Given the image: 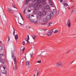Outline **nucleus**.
Listing matches in <instances>:
<instances>
[{"instance_id": "f257e3e1", "label": "nucleus", "mask_w": 76, "mask_h": 76, "mask_svg": "<svg viewBox=\"0 0 76 76\" xmlns=\"http://www.w3.org/2000/svg\"><path fill=\"white\" fill-rule=\"evenodd\" d=\"M13 60L14 62V65H13L14 69V70H16V69H18V67H17V63H16L17 62L16 61V58L14 57V58L13 59Z\"/></svg>"}, {"instance_id": "f03ea898", "label": "nucleus", "mask_w": 76, "mask_h": 76, "mask_svg": "<svg viewBox=\"0 0 76 76\" xmlns=\"http://www.w3.org/2000/svg\"><path fill=\"white\" fill-rule=\"evenodd\" d=\"M33 7L34 10H38L39 9V5L37 4H35L33 5Z\"/></svg>"}, {"instance_id": "7ed1b4c3", "label": "nucleus", "mask_w": 76, "mask_h": 76, "mask_svg": "<svg viewBox=\"0 0 76 76\" xmlns=\"http://www.w3.org/2000/svg\"><path fill=\"white\" fill-rule=\"evenodd\" d=\"M56 66L57 67H61V66H63V64L61 62H58L56 64Z\"/></svg>"}, {"instance_id": "20e7f679", "label": "nucleus", "mask_w": 76, "mask_h": 76, "mask_svg": "<svg viewBox=\"0 0 76 76\" xmlns=\"http://www.w3.org/2000/svg\"><path fill=\"white\" fill-rule=\"evenodd\" d=\"M66 24L69 28H70V27L71 26V21L70 19H68L67 20L66 22Z\"/></svg>"}, {"instance_id": "39448f33", "label": "nucleus", "mask_w": 76, "mask_h": 76, "mask_svg": "<svg viewBox=\"0 0 76 76\" xmlns=\"http://www.w3.org/2000/svg\"><path fill=\"white\" fill-rule=\"evenodd\" d=\"M50 8V6L48 5H46L45 6V8H44L42 9V10H45V9H47L48 10H49Z\"/></svg>"}, {"instance_id": "423d86ee", "label": "nucleus", "mask_w": 76, "mask_h": 76, "mask_svg": "<svg viewBox=\"0 0 76 76\" xmlns=\"http://www.w3.org/2000/svg\"><path fill=\"white\" fill-rule=\"evenodd\" d=\"M51 19V17L50 15H48L46 17V19L47 20H49Z\"/></svg>"}, {"instance_id": "0eeeda50", "label": "nucleus", "mask_w": 76, "mask_h": 76, "mask_svg": "<svg viewBox=\"0 0 76 76\" xmlns=\"http://www.w3.org/2000/svg\"><path fill=\"white\" fill-rule=\"evenodd\" d=\"M31 37L33 38V39L34 40H35V39L37 38V36L35 35H33L31 36Z\"/></svg>"}, {"instance_id": "6e6552de", "label": "nucleus", "mask_w": 76, "mask_h": 76, "mask_svg": "<svg viewBox=\"0 0 76 76\" xmlns=\"http://www.w3.org/2000/svg\"><path fill=\"white\" fill-rule=\"evenodd\" d=\"M38 15L40 16H42V12L41 11H38L37 12Z\"/></svg>"}, {"instance_id": "1a4fd4ad", "label": "nucleus", "mask_w": 76, "mask_h": 76, "mask_svg": "<svg viewBox=\"0 0 76 76\" xmlns=\"http://www.w3.org/2000/svg\"><path fill=\"white\" fill-rule=\"evenodd\" d=\"M24 50H25V47L23 46H22L21 48L20 51H21V52H23Z\"/></svg>"}, {"instance_id": "9d476101", "label": "nucleus", "mask_w": 76, "mask_h": 76, "mask_svg": "<svg viewBox=\"0 0 76 76\" xmlns=\"http://www.w3.org/2000/svg\"><path fill=\"white\" fill-rule=\"evenodd\" d=\"M49 15L50 16H51V17H53V16H54V13H53V12H50Z\"/></svg>"}, {"instance_id": "9b49d317", "label": "nucleus", "mask_w": 76, "mask_h": 76, "mask_svg": "<svg viewBox=\"0 0 76 76\" xmlns=\"http://www.w3.org/2000/svg\"><path fill=\"white\" fill-rule=\"evenodd\" d=\"M1 72L2 73L4 74H7V71H6V70H3L1 71Z\"/></svg>"}, {"instance_id": "f8f14e48", "label": "nucleus", "mask_w": 76, "mask_h": 76, "mask_svg": "<svg viewBox=\"0 0 76 76\" xmlns=\"http://www.w3.org/2000/svg\"><path fill=\"white\" fill-rule=\"evenodd\" d=\"M53 33H57V32H58V31L56 30L55 29H53Z\"/></svg>"}, {"instance_id": "ddd939ff", "label": "nucleus", "mask_w": 76, "mask_h": 76, "mask_svg": "<svg viewBox=\"0 0 76 76\" xmlns=\"http://www.w3.org/2000/svg\"><path fill=\"white\" fill-rule=\"evenodd\" d=\"M49 2L50 3V5L52 7H53L52 6L53 5V4L52 2V1L50 0H49Z\"/></svg>"}, {"instance_id": "4468645a", "label": "nucleus", "mask_w": 76, "mask_h": 76, "mask_svg": "<svg viewBox=\"0 0 76 76\" xmlns=\"http://www.w3.org/2000/svg\"><path fill=\"white\" fill-rule=\"evenodd\" d=\"M30 63V62L29 61H26V65H27V66H29V65Z\"/></svg>"}, {"instance_id": "2eb2a0df", "label": "nucleus", "mask_w": 76, "mask_h": 76, "mask_svg": "<svg viewBox=\"0 0 76 76\" xmlns=\"http://www.w3.org/2000/svg\"><path fill=\"white\" fill-rule=\"evenodd\" d=\"M76 11V8H75L74 9V10H72V12H71V14H72V13H73L74 12H75Z\"/></svg>"}, {"instance_id": "dca6fc26", "label": "nucleus", "mask_w": 76, "mask_h": 76, "mask_svg": "<svg viewBox=\"0 0 76 76\" xmlns=\"http://www.w3.org/2000/svg\"><path fill=\"white\" fill-rule=\"evenodd\" d=\"M15 38L16 40L17 39H18V34H17L16 35H15Z\"/></svg>"}, {"instance_id": "f3484780", "label": "nucleus", "mask_w": 76, "mask_h": 76, "mask_svg": "<svg viewBox=\"0 0 76 76\" xmlns=\"http://www.w3.org/2000/svg\"><path fill=\"white\" fill-rule=\"evenodd\" d=\"M29 20L31 21V22H34V20L32 19L31 18H29Z\"/></svg>"}, {"instance_id": "a211bd4d", "label": "nucleus", "mask_w": 76, "mask_h": 76, "mask_svg": "<svg viewBox=\"0 0 76 76\" xmlns=\"http://www.w3.org/2000/svg\"><path fill=\"white\" fill-rule=\"evenodd\" d=\"M37 11L36 10L33 11V13L34 15H35L37 14Z\"/></svg>"}, {"instance_id": "6ab92c4d", "label": "nucleus", "mask_w": 76, "mask_h": 76, "mask_svg": "<svg viewBox=\"0 0 76 76\" xmlns=\"http://www.w3.org/2000/svg\"><path fill=\"white\" fill-rule=\"evenodd\" d=\"M46 13L47 12L45 11H44L43 12V15H44V16H45V15H46Z\"/></svg>"}, {"instance_id": "aec40b11", "label": "nucleus", "mask_w": 76, "mask_h": 76, "mask_svg": "<svg viewBox=\"0 0 76 76\" xmlns=\"http://www.w3.org/2000/svg\"><path fill=\"white\" fill-rule=\"evenodd\" d=\"M52 23H48V27H49V26H51V25H52Z\"/></svg>"}, {"instance_id": "412c9836", "label": "nucleus", "mask_w": 76, "mask_h": 76, "mask_svg": "<svg viewBox=\"0 0 76 76\" xmlns=\"http://www.w3.org/2000/svg\"><path fill=\"white\" fill-rule=\"evenodd\" d=\"M53 32V29H52L51 30H49V32L50 34H52V33Z\"/></svg>"}, {"instance_id": "4be33fe9", "label": "nucleus", "mask_w": 76, "mask_h": 76, "mask_svg": "<svg viewBox=\"0 0 76 76\" xmlns=\"http://www.w3.org/2000/svg\"><path fill=\"white\" fill-rule=\"evenodd\" d=\"M3 48V47L1 45H0V51H1Z\"/></svg>"}, {"instance_id": "5701e85b", "label": "nucleus", "mask_w": 76, "mask_h": 76, "mask_svg": "<svg viewBox=\"0 0 76 76\" xmlns=\"http://www.w3.org/2000/svg\"><path fill=\"white\" fill-rule=\"evenodd\" d=\"M11 10H11V9H10L9 8H7V10L8 12H9L10 13L11 12Z\"/></svg>"}, {"instance_id": "b1692460", "label": "nucleus", "mask_w": 76, "mask_h": 76, "mask_svg": "<svg viewBox=\"0 0 76 76\" xmlns=\"http://www.w3.org/2000/svg\"><path fill=\"white\" fill-rule=\"evenodd\" d=\"M14 31L13 33V35L14 36H15V30L13 28Z\"/></svg>"}, {"instance_id": "393cba45", "label": "nucleus", "mask_w": 76, "mask_h": 76, "mask_svg": "<svg viewBox=\"0 0 76 76\" xmlns=\"http://www.w3.org/2000/svg\"><path fill=\"white\" fill-rule=\"evenodd\" d=\"M63 4L64 6H68V4L66 3H63Z\"/></svg>"}, {"instance_id": "a878e982", "label": "nucleus", "mask_w": 76, "mask_h": 76, "mask_svg": "<svg viewBox=\"0 0 76 76\" xmlns=\"http://www.w3.org/2000/svg\"><path fill=\"white\" fill-rule=\"evenodd\" d=\"M47 24V23H42L41 24V25H46V24Z\"/></svg>"}, {"instance_id": "bb28decb", "label": "nucleus", "mask_w": 76, "mask_h": 76, "mask_svg": "<svg viewBox=\"0 0 76 76\" xmlns=\"http://www.w3.org/2000/svg\"><path fill=\"white\" fill-rule=\"evenodd\" d=\"M12 58H13V59H14V58H15H15H16H16L14 56V54H12Z\"/></svg>"}, {"instance_id": "cd10ccee", "label": "nucleus", "mask_w": 76, "mask_h": 76, "mask_svg": "<svg viewBox=\"0 0 76 76\" xmlns=\"http://www.w3.org/2000/svg\"><path fill=\"white\" fill-rule=\"evenodd\" d=\"M37 3H41V1L40 0H38L37 1Z\"/></svg>"}, {"instance_id": "c85d7f7f", "label": "nucleus", "mask_w": 76, "mask_h": 76, "mask_svg": "<svg viewBox=\"0 0 76 76\" xmlns=\"http://www.w3.org/2000/svg\"><path fill=\"white\" fill-rule=\"evenodd\" d=\"M31 1V0H26V3H28V2L29 1Z\"/></svg>"}, {"instance_id": "c756f323", "label": "nucleus", "mask_w": 76, "mask_h": 76, "mask_svg": "<svg viewBox=\"0 0 76 76\" xmlns=\"http://www.w3.org/2000/svg\"><path fill=\"white\" fill-rule=\"evenodd\" d=\"M10 13H11V14H13V13H14V12H13V10H11V11H10Z\"/></svg>"}, {"instance_id": "7c9ffc66", "label": "nucleus", "mask_w": 76, "mask_h": 76, "mask_svg": "<svg viewBox=\"0 0 76 76\" xmlns=\"http://www.w3.org/2000/svg\"><path fill=\"white\" fill-rule=\"evenodd\" d=\"M32 6H33V4H30L29 5V7H31Z\"/></svg>"}, {"instance_id": "2f4dec72", "label": "nucleus", "mask_w": 76, "mask_h": 76, "mask_svg": "<svg viewBox=\"0 0 76 76\" xmlns=\"http://www.w3.org/2000/svg\"><path fill=\"white\" fill-rule=\"evenodd\" d=\"M12 7H13V8H15L16 9H17V8H16V6H15V5H14L13 4H12Z\"/></svg>"}, {"instance_id": "473e14b6", "label": "nucleus", "mask_w": 76, "mask_h": 76, "mask_svg": "<svg viewBox=\"0 0 76 76\" xmlns=\"http://www.w3.org/2000/svg\"><path fill=\"white\" fill-rule=\"evenodd\" d=\"M47 35L48 36H50L51 35L49 32L47 34Z\"/></svg>"}, {"instance_id": "72a5a7b5", "label": "nucleus", "mask_w": 76, "mask_h": 76, "mask_svg": "<svg viewBox=\"0 0 76 76\" xmlns=\"http://www.w3.org/2000/svg\"><path fill=\"white\" fill-rule=\"evenodd\" d=\"M19 14H20V15L21 18L23 20V17L22 16V15L21 14H20V12H19Z\"/></svg>"}, {"instance_id": "f704fd0d", "label": "nucleus", "mask_w": 76, "mask_h": 76, "mask_svg": "<svg viewBox=\"0 0 76 76\" xmlns=\"http://www.w3.org/2000/svg\"><path fill=\"white\" fill-rule=\"evenodd\" d=\"M8 41H10V37L9 36H8Z\"/></svg>"}, {"instance_id": "c9c22d12", "label": "nucleus", "mask_w": 76, "mask_h": 76, "mask_svg": "<svg viewBox=\"0 0 76 76\" xmlns=\"http://www.w3.org/2000/svg\"><path fill=\"white\" fill-rule=\"evenodd\" d=\"M1 57H3V56H4V55L3 54H1L0 55Z\"/></svg>"}, {"instance_id": "e433bc0d", "label": "nucleus", "mask_w": 76, "mask_h": 76, "mask_svg": "<svg viewBox=\"0 0 76 76\" xmlns=\"http://www.w3.org/2000/svg\"><path fill=\"white\" fill-rule=\"evenodd\" d=\"M58 14H59V11H57L56 12V16L58 15Z\"/></svg>"}, {"instance_id": "4c0bfd02", "label": "nucleus", "mask_w": 76, "mask_h": 76, "mask_svg": "<svg viewBox=\"0 0 76 76\" xmlns=\"http://www.w3.org/2000/svg\"><path fill=\"white\" fill-rule=\"evenodd\" d=\"M38 20H36L35 22H34V23L35 24H37V23H38Z\"/></svg>"}, {"instance_id": "58836bf2", "label": "nucleus", "mask_w": 76, "mask_h": 76, "mask_svg": "<svg viewBox=\"0 0 76 76\" xmlns=\"http://www.w3.org/2000/svg\"><path fill=\"white\" fill-rule=\"evenodd\" d=\"M37 63H41V60L39 61H37Z\"/></svg>"}, {"instance_id": "ea45409f", "label": "nucleus", "mask_w": 76, "mask_h": 76, "mask_svg": "<svg viewBox=\"0 0 76 76\" xmlns=\"http://www.w3.org/2000/svg\"><path fill=\"white\" fill-rule=\"evenodd\" d=\"M39 72L38 71H37V75H38V74H39Z\"/></svg>"}, {"instance_id": "a19ab883", "label": "nucleus", "mask_w": 76, "mask_h": 76, "mask_svg": "<svg viewBox=\"0 0 76 76\" xmlns=\"http://www.w3.org/2000/svg\"><path fill=\"white\" fill-rule=\"evenodd\" d=\"M56 9H54L53 10V12H56Z\"/></svg>"}, {"instance_id": "79ce46f5", "label": "nucleus", "mask_w": 76, "mask_h": 76, "mask_svg": "<svg viewBox=\"0 0 76 76\" xmlns=\"http://www.w3.org/2000/svg\"><path fill=\"white\" fill-rule=\"evenodd\" d=\"M25 41H23L22 43L23 45H25Z\"/></svg>"}, {"instance_id": "37998d69", "label": "nucleus", "mask_w": 76, "mask_h": 76, "mask_svg": "<svg viewBox=\"0 0 76 76\" xmlns=\"http://www.w3.org/2000/svg\"><path fill=\"white\" fill-rule=\"evenodd\" d=\"M25 40H26V41H27L28 40H29V39H28V38H25Z\"/></svg>"}, {"instance_id": "c03bdc74", "label": "nucleus", "mask_w": 76, "mask_h": 76, "mask_svg": "<svg viewBox=\"0 0 76 76\" xmlns=\"http://www.w3.org/2000/svg\"><path fill=\"white\" fill-rule=\"evenodd\" d=\"M3 68L4 69H6V66H5L3 67Z\"/></svg>"}, {"instance_id": "a18cd8bd", "label": "nucleus", "mask_w": 76, "mask_h": 76, "mask_svg": "<svg viewBox=\"0 0 76 76\" xmlns=\"http://www.w3.org/2000/svg\"><path fill=\"white\" fill-rule=\"evenodd\" d=\"M27 28H28V29H29V28H30V26H27Z\"/></svg>"}, {"instance_id": "49530a36", "label": "nucleus", "mask_w": 76, "mask_h": 76, "mask_svg": "<svg viewBox=\"0 0 76 76\" xmlns=\"http://www.w3.org/2000/svg\"><path fill=\"white\" fill-rule=\"evenodd\" d=\"M30 17V15H28L27 16V18H29Z\"/></svg>"}, {"instance_id": "de8ad7c7", "label": "nucleus", "mask_w": 76, "mask_h": 76, "mask_svg": "<svg viewBox=\"0 0 76 76\" xmlns=\"http://www.w3.org/2000/svg\"><path fill=\"white\" fill-rule=\"evenodd\" d=\"M25 11H26V10H25L23 11V13L24 14H25Z\"/></svg>"}, {"instance_id": "09e8293b", "label": "nucleus", "mask_w": 76, "mask_h": 76, "mask_svg": "<svg viewBox=\"0 0 76 76\" xmlns=\"http://www.w3.org/2000/svg\"><path fill=\"white\" fill-rule=\"evenodd\" d=\"M60 3H62V1H63V0H60Z\"/></svg>"}, {"instance_id": "8fccbe9b", "label": "nucleus", "mask_w": 76, "mask_h": 76, "mask_svg": "<svg viewBox=\"0 0 76 76\" xmlns=\"http://www.w3.org/2000/svg\"><path fill=\"white\" fill-rule=\"evenodd\" d=\"M27 42V43H29V42L28 40H27V41H26Z\"/></svg>"}, {"instance_id": "3c124183", "label": "nucleus", "mask_w": 76, "mask_h": 76, "mask_svg": "<svg viewBox=\"0 0 76 76\" xmlns=\"http://www.w3.org/2000/svg\"><path fill=\"white\" fill-rule=\"evenodd\" d=\"M1 57H0V62H1Z\"/></svg>"}, {"instance_id": "603ef678", "label": "nucleus", "mask_w": 76, "mask_h": 76, "mask_svg": "<svg viewBox=\"0 0 76 76\" xmlns=\"http://www.w3.org/2000/svg\"><path fill=\"white\" fill-rule=\"evenodd\" d=\"M19 23V24H20V25H21V26H22V25H23V24H21L20 23Z\"/></svg>"}, {"instance_id": "864d4df0", "label": "nucleus", "mask_w": 76, "mask_h": 76, "mask_svg": "<svg viewBox=\"0 0 76 76\" xmlns=\"http://www.w3.org/2000/svg\"><path fill=\"white\" fill-rule=\"evenodd\" d=\"M42 1H43V2H45V1H46V0H42Z\"/></svg>"}, {"instance_id": "5fc2aeb1", "label": "nucleus", "mask_w": 76, "mask_h": 76, "mask_svg": "<svg viewBox=\"0 0 76 76\" xmlns=\"http://www.w3.org/2000/svg\"><path fill=\"white\" fill-rule=\"evenodd\" d=\"M74 6H72L71 7V8H72V9L73 8H74Z\"/></svg>"}, {"instance_id": "6e6d98bb", "label": "nucleus", "mask_w": 76, "mask_h": 76, "mask_svg": "<svg viewBox=\"0 0 76 76\" xmlns=\"http://www.w3.org/2000/svg\"><path fill=\"white\" fill-rule=\"evenodd\" d=\"M28 39H29V35H28Z\"/></svg>"}, {"instance_id": "4d7b16f0", "label": "nucleus", "mask_w": 76, "mask_h": 76, "mask_svg": "<svg viewBox=\"0 0 76 76\" xmlns=\"http://www.w3.org/2000/svg\"><path fill=\"white\" fill-rule=\"evenodd\" d=\"M69 52H70V50L68 51L67 52V53H69Z\"/></svg>"}, {"instance_id": "13d9d810", "label": "nucleus", "mask_w": 76, "mask_h": 76, "mask_svg": "<svg viewBox=\"0 0 76 76\" xmlns=\"http://www.w3.org/2000/svg\"><path fill=\"white\" fill-rule=\"evenodd\" d=\"M68 9H69V10H70V8L69 7H68Z\"/></svg>"}, {"instance_id": "bf43d9fd", "label": "nucleus", "mask_w": 76, "mask_h": 76, "mask_svg": "<svg viewBox=\"0 0 76 76\" xmlns=\"http://www.w3.org/2000/svg\"><path fill=\"white\" fill-rule=\"evenodd\" d=\"M31 12V10H28V12Z\"/></svg>"}, {"instance_id": "052dcab7", "label": "nucleus", "mask_w": 76, "mask_h": 76, "mask_svg": "<svg viewBox=\"0 0 76 76\" xmlns=\"http://www.w3.org/2000/svg\"><path fill=\"white\" fill-rule=\"evenodd\" d=\"M31 16H33V17H34V15H31Z\"/></svg>"}, {"instance_id": "680f3d73", "label": "nucleus", "mask_w": 76, "mask_h": 76, "mask_svg": "<svg viewBox=\"0 0 76 76\" xmlns=\"http://www.w3.org/2000/svg\"><path fill=\"white\" fill-rule=\"evenodd\" d=\"M2 42H1V41H0V44H2Z\"/></svg>"}, {"instance_id": "e2e57ef3", "label": "nucleus", "mask_w": 76, "mask_h": 76, "mask_svg": "<svg viewBox=\"0 0 76 76\" xmlns=\"http://www.w3.org/2000/svg\"><path fill=\"white\" fill-rule=\"evenodd\" d=\"M30 56H31V57H32V55L30 54Z\"/></svg>"}, {"instance_id": "0e129e2a", "label": "nucleus", "mask_w": 76, "mask_h": 76, "mask_svg": "<svg viewBox=\"0 0 76 76\" xmlns=\"http://www.w3.org/2000/svg\"><path fill=\"white\" fill-rule=\"evenodd\" d=\"M73 63V61L72 62V63Z\"/></svg>"}, {"instance_id": "69168bd1", "label": "nucleus", "mask_w": 76, "mask_h": 76, "mask_svg": "<svg viewBox=\"0 0 76 76\" xmlns=\"http://www.w3.org/2000/svg\"><path fill=\"white\" fill-rule=\"evenodd\" d=\"M34 76H35V75H34Z\"/></svg>"}, {"instance_id": "338daca9", "label": "nucleus", "mask_w": 76, "mask_h": 76, "mask_svg": "<svg viewBox=\"0 0 76 76\" xmlns=\"http://www.w3.org/2000/svg\"><path fill=\"white\" fill-rule=\"evenodd\" d=\"M25 55H26V54H25Z\"/></svg>"}, {"instance_id": "774afa93", "label": "nucleus", "mask_w": 76, "mask_h": 76, "mask_svg": "<svg viewBox=\"0 0 76 76\" xmlns=\"http://www.w3.org/2000/svg\"><path fill=\"white\" fill-rule=\"evenodd\" d=\"M35 70H36V69H35Z\"/></svg>"}]
</instances>
